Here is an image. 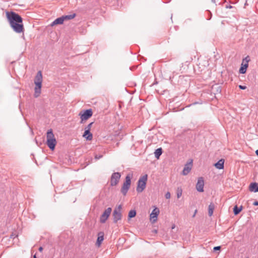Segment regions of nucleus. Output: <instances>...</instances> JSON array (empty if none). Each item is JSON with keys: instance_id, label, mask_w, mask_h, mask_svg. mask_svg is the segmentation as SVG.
Segmentation results:
<instances>
[{"instance_id": "nucleus-1", "label": "nucleus", "mask_w": 258, "mask_h": 258, "mask_svg": "<svg viewBox=\"0 0 258 258\" xmlns=\"http://www.w3.org/2000/svg\"><path fill=\"white\" fill-rule=\"evenodd\" d=\"M6 17L13 31L17 33H23L24 31L23 19L18 14L11 11L6 12Z\"/></svg>"}, {"instance_id": "nucleus-2", "label": "nucleus", "mask_w": 258, "mask_h": 258, "mask_svg": "<svg viewBox=\"0 0 258 258\" xmlns=\"http://www.w3.org/2000/svg\"><path fill=\"white\" fill-rule=\"evenodd\" d=\"M42 82V75L41 72L39 71L37 72L34 79V84L35 85L34 96L35 97H38L41 93Z\"/></svg>"}, {"instance_id": "nucleus-3", "label": "nucleus", "mask_w": 258, "mask_h": 258, "mask_svg": "<svg viewBox=\"0 0 258 258\" xmlns=\"http://www.w3.org/2000/svg\"><path fill=\"white\" fill-rule=\"evenodd\" d=\"M46 138V144L47 146L51 151H53L55 149L57 142L55 138H54L52 129H49L47 131Z\"/></svg>"}, {"instance_id": "nucleus-4", "label": "nucleus", "mask_w": 258, "mask_h": 258, "mask_svg": "<svg viewBox=\"0 0 258 258\" xmlns=\"http://www.w3.org/2000/svg\"><path fill=\"white\" fill-rule=\"evenodd\" d=\"M133 177V174H128L125 178L121 189V192L123 196H126L131 184V179Z\"/></svg>"}, {"instance_id": "nucleus-5", "label": "nucleus", "mask_w": 258, "mask_h": 258, "mask_svg": "<svg viewBox=\"0 0 258 258\" xmlns=\"http://www.w3.org/2000/svg\"><path fill=\"white\" fill-rule=\"evenodd\" d=\"M148 179V175L145 174L141 176L138 181L137 187V191L138 192H142L146 188V183Z\"/></svg>"}, {"instance_id": "nucleus-6", "label": "nucleus", "mask_w": 258, "mask_h": 258, "mask_svg": "<svg viewBox=\"0 0 258 258\" xmlns=\"http://www.w3.org/2000/svg\"><path fill=\"white\" fill-rule=\"evenodd\" d=\"M92 115L93 112L92 109L84 110L81 111L79 114V115L80 116L81 118L80 123H83L84 121L88 120L92 116Z\"/></svg>"}, {"instance_id": "nucleus-7", "label": "nucleus", "mask_w": 258, "mask_h": 258, "mask_svg": "<svg viewBox=\"0 0 258 258\" xmlns=\"http://www.w3.org/2000/svg\"><path fill=\"white\" fill-rule=\"evenodd\" d=\"M121 208L122 206L119 205L113 210L112 214L113 223H116L118 221L121 220L122 217V215L121 213Z\"/></svg>"}, {"instance_id": "nucleus-8", "label": "nucleus", "mask_w": 258, "mask_h": 258, "mask_svg": "<svg viewBox=\"0 0 258 258\" xmlns=\"http://www.w3.org/2000/svg\"><path fill=\"white\" fill-rule=\"evenodd\" d=\"M120 177V173L118 172L113 173L111 176L110 185L112 186L116 185L119 182Z\"/></svg>"}, {"instance_id": "nucleus-9", "label": "nucleus", "mask_w": 258, "mask_h": 258, "mask_svg": "<svg viewBox=\"0 0 258 258\" xmlns=\"http://www.w3.org/2000/svg\"><path fill=\"white\" fill-rule=\"evenodd\" d=\"M111 211L112 209L110 207L108 208L104 211V212L103 213V214L101 215L100 217V222L101 223H105V222L109 217Z\"/></svg>"}, {"instance_id": "nucleus-10", "label": "nucleus", "mask_w": 258, "mask_h": 258, "mask_svg": "<svg viewBox=\"0 0 258 258\" xmlns=\"http://www.w3.org/2000/svg\"><path fill=\"white\" fill-rule=\"evenodd\" d=\"M204 180L202 177L198 178L197 183L196 184V189L199 192L204 191Z\"/></svg>"}, {"instance_id": "nucleus-11", "label": "nucleus", "mask_w": 258, "mask_h": 258, "mask_svg": "<svg viewBox=\"0 0 258 258\" xmlns=\"http://www.w3.org/2000/svg\"><path fill=\"white\" fill-rule=\"evenodd\" d=\"M159 210L158 208H155L150 214V220L152 223L157 221V217L159 214Z\"/></svg>"}, {"instance_id": "nucleus-12", "label": "nucleus", "mask_w": 258, "mask_h": 258, "mask_svg": "<svg viewBox=\"0 0 258 258\" xmlns=\"http://www.w3.org/2000/svg\"><path fill=\"white\" fill-rule=\"evenodd\" d=\"M192 160H191L189 163H187L186 164H185L182 172V173L183 175H186L189 173L192 166Z\"/></svg>"}, {"instance_id": "nucleus-13", "label": "nucleus", "mask_w": 258, "mask_h": 258, "mask_svg": "<svg viewBox=\"0 0 258 258\" xmlns=\"http://www.w3.org/2000/svg\"><path fill=\"white\" fill-rule=\"evenodd\" d=\"M249 190L251 192H258V183L253 182L250 183Z\"/></svg>"}, {"instance_id": "nucleus-14", "label": "nucleus", "mask_w": 258, "mask_h": 258, "mask_svg": "<svg viewBox=\"0 0 258 258\" xmlns=\"http://www.w3.org/2000/svg\"><path fill=\"white\" fill-rule=\"evenodd\" d=\"M225 160L223 159H221L215 163V167L218 169H223L224 168Z\"/></svg>"}, {"instance_id": "nucleus-15", "label": "nucleus", "mask_w": 258, "mask_h": 258, "mask_svg": "<svg viewBox=\"0 0 258 258\" xmlns=\"http://www.w3.org/2000/svg\"><path fill=\"white\" fill-rule=\"evenodd\" d=\"M104 240V233L103 232H99L98 234V237L97 239L96 244L99 246Z\"/></svg>"}, {"instance_id": "nucleus-16", "label": "nucleus", "mask_w": 258, "mask_h": 258, "mask_svg": "<svg viewBox=\"0 0 258 258\" xmlns=\"http://www.w3.org/2000/svg\"><path fill=\"white\" fill-rule=\"evenodd\" d=\"M83 137L87 141H91L93 139V135L90 131L85 130Z\"/></svg>"}, {"instance_id": "nucleus-17", "label": "nucleus", "mask_w": 258, "mask_h": 258, "mask_svg": "<svg viewBox=\"0 0 258 258\" xmlns=\"http://www.w3.org/2000/svg\"><path fill=\"white\" fill-rule=\"evenodd\" d=\"M248 67V64L242 62L239 70V73L241 74H245Z\"/></svg>"}, {"instance_id": "nucleus-18", "label": "nucleus", "mask_w": 258, "mask_h": 258, "mask_svg": "<svg viewBox=\"0 0 258 258\" xmlns=\"http://www.w3.org/2000/svg\"><path fill=\"white\" fill-rule=\"evenodd\" d=\"M63 23V19L61 17L55 19L50 24L51 26H54L57 25H62Z\"/></svg>"}, {"instance_id": "nucleus-19", "label": "nucleus", "mask_w": 258, "mask_h": 258, "mask_svg": "<svg viewBox=\"0 0 258 258\" xmlns=\"http://www.w3.org/2000/svg\"><path fill=\"white\" fill-rule=\"evenodd\" d=\"M76 14L75 13H73L71 15L62 16L61 17H62V18L63 19V21L64 22L66 21H68V20H72V19H74L76 17Z\"/></svg>"}, {"instance_id": "nucleus-20", "label": "nucleus", "mask_w": 258, "mask_h": 258, "mask_svg": "<svg viewBox=\"0 0 258 258\" xmlns=\"http://www.w3.org/2000/svg\"><path fill=\"white\" fill-rule=\"evenodd\" d=\"M163 153V150L161 148H159L155 150L154 152L155 157L156 159H159L160 156Z\"/></svg>"}, {"instance_id": "nucleus-21", "label": "nucleus", "mask_w": 258, "mask_h": 258, "mask_svg": "<svg viewBox=\"0 0 258 258\" xmlns=\"http://www.w3.org/2000/svg\"><path fill=\"white\" fill-rule=\"evenodd\" d=\"M214 209V204L213 203H210L208 207V215L209 216H212L213 215Z\"/></svg>"}, {"instance_id": "nucleus-22", "label": "nucleus", "mask_w": 258, "mask_h": 258, "mask_svg": "<svg viewBox=\"0 0 258 258\" xmlns=\"http://www.w3.org/2000/svg\"><path fill=\"white\" fill-rule=\"evenodd\" d=\"M137 215V212L135 210H131L129 211L127 219L130 220L131 219L136 217Z\"/></svg>"}, {"instance_id": "nucleus-23", "label": "nucleus", "mask_w": 258, "mask_h": 258, "mask_svg": "<svg viewBox=\"0 0 258 258\" xmlns=\"http://www.w3.org/2000/svg\"><path fill=\"white\" fill-rule=\"evenodd\" d=\"M242 207H238L237 206H235L233 208V213L235 215H238L242 210Z\"/></svg>"}, {"instance_id": "nucleus-24", "label": "nucleus", "mask_w": 258, "mask_h": 258, "mask_svg": "<svg viewBox=\"0 0 258 258\" xmlns=\"http://www.w3.org/2000/svg\"><path fill=\"white\" fill-rule=\"evenodd\" d=\"M94 123V122H90L89 124H88L85 127V130H88V131H90L91 130V128L93 125V124Z\"/></svg>"}, {"instance_id": "nucleus-25", "label": "nucleus", "mask_w": 258, "mask_h": 258, "mask_svg": "<svg viewBox=\"0 0 258 258\" xmlns=\"http://www.w3.org/2000/svg\"><path fill=\"white\" fill-rule=\"evenodd\" d=\"M249 61H250L249 57V56H247L246 57H245L243 59L242 62L248 64V62Z\"/></svg>"}, {"instance_id": "nucleus-26", "label": "nucleus", "mask_w": 258, "mask_h": 258, "mask_svg": "<svg viewBox=\"0 0 258 258\" xmlns=\"http://www.w3.org/2000/svg\"><path fill=\"white\" fill-rule=\"evenodd\" d=\"M182 195V190L178 189L177 191V198H179Z\"/></svg>"}, {"instance_id": "nucleus-27", "label": "nucleus", "mask_w": 258, "mask_h": 258, "mask_svg": "<svg viewBox=\"0 0 258 258\" xmlns=\"http://www.w3.org/2000/svg\"><path fill=\"white\" fill-rule=\"evenodd\" d=\"M102 157H103L102 155L96 154L95 155V160H99V159H101V158H102Z\"/></svg>"}, {"instance_id": "nucleus-28", "label": "nucleus", "mask_w": 258, "mask_h": 258, "mask_svg": "<svg viewBox=\"0 0 258 258\" xmlns=\"http://www.w3.org/2000/svg\"><path fill=\"white\" fill-rule=\"evenodd\" d=\"M221 247L220 246H215L213 248V251H216L217 250H220L221 249Z\"/></svg>"}, {"instance_id": "nucleus-29", "label": "nucleus", "mask_w": 258, "mask_h": 258, "mask_svg": "<svg viewBox=\"0 0 258 258\" xmlns=\"http://www.w3.org/2000/svg\"><path fill=\"white\" fill-rule=\"evenodd\" d=\"M166 199H168L170 198V193L169 192H167L165 195Z\"/></svg>"}, {"instance_id": "nucleus-30", "label": "nucleus", "mask_w": 258, "mask_h": 258, "mask_svg": "<svg viewBox=\"0 0 258 258\" xmlns=\"http://www.w3.org/2000/svg\"><path fill=\"white\" fill-rule=\"evenodd\" d=\"M221 87L220 86H218L216 88V92L217 93H221Z\"/></svg>"}, {"instance_id": "nucleus-31", "label": "nucleus", "mask_w": 258, "mask_h": 258, "mask_svg": "<svg viewBox=\"0 0 258 258\" xmlns=\"http://www.w3.org/2000/svg\"><path fill=\"white\" fill-rule=\"evenodd\" d=\"M238 87L239 89L241 90H245L246 89V87L245 86H242L240 85L238 86Z\"/></svg>"}, {"instance_id": "nucleus-32", "label": "nucleus", "mask_w": 258, "mask_h": 258, "mask_svg": "<svg viewBox=\"0 0 258 258\" xmlns=\"http://www.w3.org/2000/svg\"><path fill=\"white\" fill-rule=\"evenodd\" d=\"M253 205L255 206H258V201H254V202L253 203Z\"/></svg>"}, {"instance_id": "nucleus-33", "label": "nucleus", "mask_w": 258, "mask_h": 258, "mask_svg": "<svg viewBox=\"0 0 258 258\" xmlns=\"http://www.w3.org/2000/svg\"><path fill=\"white\" fill-rule=\"evenodd\" d=\"M43 247L42 246H40V247H39L38 250L40 252H42V251L43 250Z\"/></svg>"}, {"instance_id": "nucleus-34", "label": "nucleus", "mask_w": 258, "mask_h": 258, "mask_svg": "<svg viewBox=\"0 0 258 258\" xmlns=\"http://www.w3.org/2000/svg\"><path fill=\"white\" fill-rule=\"evenodd\" d=\"M32 258H37L36 257V253H35L33 255V257Z\"/></svg>"}, {"instance_id": "nucleus-35", "label": "nucleus", "mask_w": 258, "mask_h": 258, "mask_svg": "<svg viewBox=\"0 0 258 258\" xmlns=\"http://www.w3.org/2000/svg\"><path fill=\"white\" fill-rule=\"evenodd\" d=\"M255 154L258 156V149L255 151Z\"/></svg>"}, {"instance_id": "nucleus-36", "label": "nucleus", "mask_w": 258, "mask_h": 258, "mask_svg": "<svg viewBox=\"0 0 258 258\" xmlns=\"http://www.w3.org/2000/svg\"><path fill=\"white\" fill-rule=\"evenodd\" d=\"M209 13H210V14L211 16H210V18L209 19H208V20H210L211 19V16H212V14H211V13L210 12H209Z\"/></svg>"}, {"instance_id": "nucleus-37", "label": "nucleus", "mask_w": 258, "mask_h": 258, "mask_svg": "<svg viewBox=\"0 0 258 258\" xmlns=\"http://www.w3.org/2000/svg\"><path fill=\"white\" fill-rule=\"evenodd\" d=\"M197 212V210H196L195 211V213L194 214L193 217H195V215H196V214Z\"/></svg>"}, {"instance_id": "nucleus-38", "label": "nucleus", "mask_w": 258, "mask_h": 258, "mask_svg": "<svg viewBox=\"0 0 258 258\" xmlns=\"http://www.w3.org/2000/svg\"><path fill=\"white\" fill-rule=\"evenodd\" d=\"M197 212V210H196L195 211V213L194 214L193 217H195V215H196V214Z\"/></svg>"}, {"instance_id": "nucleus-39", "label": "nucleus", "mask_w": 258, "mask_h": 258, "mask_svg": "<svg viewBox=\"0 0 258 258\" xmlns=\"http://www.w3.org/2000/svg\"><path fill=\"white\" fill-rule=\"evenodd\" d=\"M212 2H213L214 3H215V0H212Z\"/></svg>"}, {"instance_id": "nucleus-40", "label": "nucleus", "mask_w": 258, "mask_h": 258, "mask_svg": "<svg viewBox=\"0 0 258 258\" xmlns=\"http://www.w3.org/2000/svg\"><path fill=\"white\" fill-rule=\"evenodd\" d=\"M198 104V102H194L192 104Z\"/></svg>"}, {"instance_id": "nucleus-41", "label": "nucleus", "mask_w": 258, "mask_h": 258, "mask_svg": "<svg viewBox=\"0 0 258 258\" xmlns=\"http://www.w3.org/2000/svg\"><path fill=\"white\" fill-rule=\"evenodd\" d=\"M227 8H232V7H231V6H228V7L227 6Z\"/></svg>"}, {"instance_id": "nucleus-42", "label": "nucleus", "mask_w": 258, "mask_h": 258, "mask_svg": "<svg viewBox=\"0 0 258 258\" xmlns=\"http://www.w3.org/2000/svg\"><path fill=\"white\" fill-rule=\"evenodd\" d=\"M154 232L157 233V231L156 230H155L154 231Z\"/></svg>"}, {"instance_id": "nucleus-43", "label": "nucleus", "mask_w": 258, "mask_h": 258, "mask_svg": "<svg viewBox=\"0 0 258 258\" xmlns=\"http://www.w3.org/2000/svg\"><path fill=\"white\" fill-rule=\"evenodd\" d=\"M174 227V226H172V228L173 229Z\"/></svg>"}]
</instances>
